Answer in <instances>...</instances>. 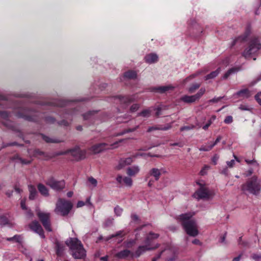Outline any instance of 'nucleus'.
Wrapping results in <instances>:
<instances>
[{
	"instance_id": "obj_1",
	"label": "nucleus",
	"mask_w": 261,
	"mask_h": 261,
	"mask_svg": "<svg viewBox=\"0 0 261 261\" xmlns=\"http://www.w3.org/2000/svg\"><path fill=\"white\" fill-rule=\"evenodd\" d=\"M7 109H13L17 117L30 122H38L44 117V114L28 107L19 105L13 107L6 96L0 94V110ZM10 115V112L0 110V117L5 120L4 125L12 130H17L14 123L8 120Z\"/></svg>"
},
{
	"instance_id": "obj_2",
	"label": "nucleus",
	"mask_w": 261,
	"mask_h": 261,
	"mask_svg": "<svg viewBox=\"0 0 261 261\" xmlns=\"http://www.w3.org/2000/svg\"><path fill=\"white\" fill-rule=\"evenodd\" d=\"M194 214V213H185L180 215L178 217L186 233L192 237H196L198 234L196 222L194 219H191Z\"/></svg>"
},
{
	"instance_id": "obj_3",
	"label": "nucleus",
	"mask_w": 261,
	"mask_h": 261,
	"mask_svg": "<svg viewBox=\"0 0 261 261\" xmlns=\"http://www.w3.org/2000/svg\"><path fill=\"white\" fill-rule=\"evenodd\" d=\"M65 243L75 259H83L86 256V250L81 242L77 238H69L66 241Z\"/></svg>"
},
{
	"instance_id": "obj_4",
	"label": "nucleus",
	"mask_w": 261,
	"mask_h": 261,
	"mask_svg": "<svg viewBox=\"0 0 261 261\" xmlns=\"http://www.w3.org/2000/svg\"><path fill=\"white\" fill-rule=\"evenodd\" d=\"M261 190V180L256 176L248 178L246 182L241 186V190L245 194H251L257 195Z\"/></svg>"
},
{
	"instance_id": "obj_5",
	"label": "nucleus",
	"mask_w": 261,
	"mask_h": 261,
	"mask_svg": "<svg viewBox=\"0 0 261 261\" xmlns=\"http://www.w3.org/2000/svg\"><path fill=\"white\" fill-rule=\"evenodd\" d=\"M261 50V43L257 37H253L250 41L249 46L242 53V56L245 59L253 57L258 54Z\"/></svg>"
},
{
	"instance_id": "obj_6",
	"label": "nucleus",
	"mask_w": 261,
	"mask_h": 261,
	"mask_svg": "<svg viewBox=\"0 0 261 261\" xmlns=\"http://www.w3.org/2000/svg\"><path fill=\"white\" fill-rule=\"evenodd\" d=\"M199 186V189L194 194V196L197 199L210 200L213 198L215 195L213 190L209 189L202 180L196 182Z\"/></svg>"
},
{
	"instance_id": "obj_7",
	"label": "nucleus",
	"mask_w": 261,
	"mask_h": 261,
	"mask_svg": "<svg viewBox=\"0 0 261 261\" xmlns=\"http://www.w3.org/2000/svg\"><path fill=\"white\" fill-rule=\"evenodd\" d=\"M65 113L61 115V117L64 118L63 120L59 121L56 119L54 117L48 116L45 117V121L46 123L50 124H55L60 126H67L69 125V122L65 119H69L70 116L76 114V112L75 110L68 111L67 109L64 110Z\"/></svg>"
},
{
	"instance_id": "obj_8",
	"label": "nucleus",
	"mask_w": 261,
	"mask_h": 261,
	"mask_svg": "<svg viewBox=\"0 0 261 261\" xmlns=\"http://www.w3.org/2000/svg\"><path fill=\"white\" fill-rule=\"evenodd\" d=\"M167 173L166 169L164 168H158L153 167L151 168L146 174L144 180L148 181L147 186L151 187L154 181H158L163 174Z\"/></svg>"
},
{
	"instance_id": "obj_9",
	"label": "nucleus",
	"mask_w": 261,
	"mask_h": 261,
	"mask_svg": "<svg viewBox=\"0 0 261 261\" xmlns=\"http://www.w3.org/2000/svg\"><path fill=\"white\" fill-rule=\"evenodd\" d=\"M73 204L70 201L65 199L59 198L54 211L58 215L66 216L70 213Z\"/></svg>"
},
{
	"instance_id": "obj_10",
	"label": "nucleus",
	"mask_w": 261,
	"mask_h": 261,
	"mask_svg": "<svg viewBox=\"0 0 261 261\" xmlns=\"http://www.w3.org/2000/svg\"><path fill=\"white\" fill-rule=\"evenodd\" d=\"M123 140L120 139L118 141H116L114 143L111 145V147L110 148H107L106 147L108 146V144L103 143L95 144L90 147L88 149V150L91 154H98L103 151L107 149H114L116 148L117 146H116V145L118 142H121Z\"/></svg>"
},
{
	"instance_id": "obj_11",
	"label": "nucleus",
	"mask_w": 261,
	"mask_h": 261,
	"mask_svg": "<svg viewBox=\"0 0 261 261\" xmlns=\"http://www.w3.org/2000/svg\"><path fill=\"white\" fill-rule=\"evenodd\" d=\"M36 214L45 229L51 232L52 229L50 226V214L41 212L39 209L36 210Z\"/></svg>"
},
{
	"instance_id": "obj_12",
	"label": "nucleus",
	"mask_w": 261,
	"mask_h": 261,
	"mask_svg": "<svg viewBox=\"0 0 261 261\" xmlns=\"http://www.w3.org/2000/svg\"><path fill=\"white\" fill-rule=\"evenodd\" d=\"M45 183L50 188L55 191H61L64 189L65 187L64 180H58L53 177H50L48 178L46 180Z\"/></svg>"
},
{
	"instance_id": "obj_13",
	"label": "nucleus",
	"mask_w": 261,
	"mask_h": 261,
	"mask_svg": "<svg viewBox=\"0 0 261 261\" xmlns=\"http://www.w3.org/2000/svg\"><path fill=\"white\" fill-rule=\"evenodd\" d=\"M112 99L114 102L116 103L122 105L124 108L126 107L129 103L134 101L135 99L134 95L122 96L117 95L113 96Z\"/></svg>"
},
{
	"instance_id": "obj_14",
	"label": "nucleus",
	"mask_w": 261,
	"mask_h": 261,
	"mask_svg": "<svg viewBox=\"0 0 261 261\" xmlns=\"http://www.w3.org/2000/svg\"><path fill=\"white\" fill-rule=\"evenodd\" d=\"M69 153H70L75 160L77 161L83 160L86 158L87 150H82L80 147L76 146L73 148L69 149Z\"/></svg>"
},
{
	"instance_id": "obj_15",
	"label": "nucleus",
	"mask_w": 261,
	"mask_h": 261,
	"mask_svg": "<svg viewBox=\"0 0 261 261\" xmlns=\"http://www.w3.org/2000/svg\"><path fill=\"white\" fill-rule=\"evenodd\" d=\"M29 227L32 231L38 233L41 238H45L43 230L37 221L35 220L31 222L29 224Z\"/></svg>"
},
{
	"instance_id": "obj_16",
	"label": "nucleus",
	"mask_w": 261,
	"mask_h": 261,
	"mask_svg": "<svg viewBox=\"0 0 261 261\" xmlns=\"http://www.w3.org/2000/svg\"><path fill=\"white\" fill-rule=\"evenodd\" d=\"M250 33H251L250 28L248 27L246 28L245 32H244V33L243 35L240 36L238 37L237 38H236L234 39H233V40L230 44V47H233L238 42H242L243 41H246L247 40V38L250 35Z\"/></svg>"
},
{
	"instance_id": "obj_17",
	"label": "nucleus",
	"mask_w": 261,
	"mask_h": 261,
	"mask_svg": "<svg viewBox=\"0 0 261 261\" xmlns=\"http://www.w3.org/2000/svg\"><path fill=\"white\" fill-rule=\"evenodd\" d=\"M159 244H156L155 247H150V245H146L139 246L134 253V256L136 257H139L142 254L146 251L154 250L159 247Z\"/></svg>"
},
{
	"instance_id": "obj_18",
	"label": "nucleus",
	"mask_w": 261,
	"mask_h": 261,
	"mask_svg": "<svg viewBox=\"0 0 261 261\" xmlns=\"http://www.w3.org/2000/svg\"><path fill=\"white\" fill-rule=\"evenodd\" d=\"M116 180L117 182L120 184H124L128 187H131L133 185V180L131 177L129 176L123 177L121 175L119 174L117 175Z\"/></svg>"
},
{
	"instance_id": "obj_19",
	"label": "nucleus",
	"mask_w": 261,
	"mask_h": 261,
	"mask_svg": "<svg viewBox=\"0 0 261 261\" xmlns=\"http://www.w3.org/2000/svg\"><path fill=\"white\" fill-rule=\"evenodd\" d=\"M134 158L128 157L127 158H122L119 161L118 164L116 166L115 168L117 170H120L123 168L125 166L130 165L133 162Z\"/></svg>"
},
{
	"instance_id": "obj_20",
	"label": "nucleus",
	"mask_w": 261,
	"mask_h": 261,
	"mask_svg": "<svg viewBox=\"0 0 261 261\" xmlns=\"http://www.w3.org/2000/svg\"><path fill=\"white\" fill-rule=\"evenodd\" d=\"M164 251H166V255H167L166 261H175L177 259V256L174 249L166 248Z\"/></svg>"
},
{
	"instance_id": "obj_21",
	"label": "nucleus",
	"mask_w": 261,
	"mask_h": 261,
	"mask_svg": "<svg viewBox=\"0 0 261 261\" xmlns=\"http://www.w3.org/2000/svg\"><path fill=\"white\" fill-rule=\"evenodd\" d=\"M140 171V167L138 165H133L126 169V174L130 177H135Z\"/></svg>"
},
{
	"instance_id": "obj_22",
	"label": "nucleus",
	"mask_w": 261,
	"mask_h": 261,
	"mask_svg": "<svg viewBox=\"0 0 261 261\" xmlns=\"http://www.w3.org/2000/svg\"><path fill=\"white\" fill-rule=\"evenodd\" d=\"M174 87L171 85L158 86L152 88V91L159 93H164L167 91L173 90Z\"/></svg>"
},
{
	"instance_id": "obj_23",
	"label": "nucleus",
	"mask_w": 261,
	"mask_h": 261,
	"mask_svg": "<svg viewBox=\"0 0 261 261\" xmlns=\"http://www.w3.org/2000/svg\"><path fill=\"white\" fill-rule=\"evenodd\" d=\"M160 236L159 233H154L152 231L149 232V233L147 235L145 240V244L148 245H151V242L154 240L157 239Z\"/></svg>"
},
{
	"instance_id": "obj_24",
	"label": "nucleus",
	"mask_w": 261,
	"mask_h": 261,
	"mask_svg": "<svg viewBox=\"0 0 261 261\" xmlns=\"http://www.w3.org/2000/svg\"><path fill=\"white\" fill-rule=\"evenodd\" d=\"M144 60L147 63L153 64L158 61V56L155 53H150L145 56Z\"/></svg>"
},
{
	"instance_id": "obj_25",
	"label": "nucleus",
	"mask_w": 261,
	"mask_h": 261,
	"mask_svg": "<svg viewBox=\"0 0 261 261\" xmlns=\"http://www.w3.org/2000/svg\"><path fill=\"white\" fill-rule=\"evenodd\" d=\"M12 159L14 161H16L17 163H20L22 165H29L32 162V160H28L24 159L20 157L18 154L14 155Z\"/></svg>"
},
{
	"instance_id": "obj_26",
	"label": "nucleus",
	"mask_w": 261,
	"mask_h": 261,
	"mask_svg": "<svg viewBox=\"0 0 261 261\" xmlns=\"http://www.w3.org/2000/svg\"><path fill=\"white\" fill-rule=\"evenodd\" d=\"M28 189L30 192L29 198L30 200H34L36 198L37 192L35 186L33 185H29Z\"/></svg>"
},
{
	"instance_id": "obj_27",
	"label": "nucleus",
	"mask_w": 261,
	"mask_h": 261,
	"mask_svg": "<svg viewBox=\"0 0 261 261\" xmlns=\"http://www.w3.org/2000/svg\"><path fill=\"white\" fill-rule=\"evenodd\" d=\"M131 253V252L125 249L115 254V257L119 259L125 258L128 256Z\"/></svg>"
},
{
	"instance_id": "obj_28",
	"label": "nucleus",
	"mask_w": 261,
	"mask_h": 261,
	"mask_svg": "<svg viewBox=\"0 0 261 261\" xmlns=\"http://www.w3.org/2000/svg\"><path fill=\"white\" fill-rule=\"evenodd\" d=\"M42 138L47 143H60L63 142V139H60L58 138H50L47 136H46L43 134H41Z\"/></svg>"
},
{
	"instance_id": "obj_29",
	"label": "nucleus",
	"mask_w": 261,
	"mask_h": 261,
	"mask_svg": "<svg viewBox=\"0 0 261 261\" xmlns=\"http://www.w3.org/2000/svg\"><path fill=\"white\" fill-rule=\"evenodd\" d=\"M221 70V68H218L215 71L211 72L210 74L204 76V80L206 81L215 78L220 73Z\"/></svg>"
},
{
	"instance_id": "obj_30",
	"label": "nucleus",
	"mask_w": 261,
	"mask_h": 261,
	"mask_svg": "<svg viewBox=\"0 0 261 261\" xmlns=\"http://www.w3.org/2000/svg\"><path fill=\"white\" fill-rule=\"evenodd\" d=\"M180 100L188 103H193L196 101L194 95L189 96L187 95L182 96L180 98Z\"/></svg>"
},
{
	"instance_id": "obj_31",
	"label": "nucleus",
	"mask_w": 261,
	"mask_h": 261,
	"mask_svg": "<svg viewBox=\"0 0 261 261\" xmlns=\"http://www.w3.org/2000/svg\"><path fill=\"white\" fill-rule=\"evenodd\" d=\"M39 192L44 196H48L49 195L48 190L43 184H39L37 186Z\"/></svg>"
},
{
	"instance_id": "obj_32",
	"label": "nucleus",
	"mask_w": 261,
	"mask_h": 261,
	"mask_svg": "<svg viewBox=\"0 0 261 261\" xmlns=\"http://www.w3.org/2000/svg\"><path fill=\"white\" fill-rule=\"evenodd\" d=\"M236 95L240 97L248 98L251 96V93L247 89H244L238 91Z\"/></svg>"
},
{
	"instance_id": "obj_33",
	"label": "nucleus",
	"mask_w": 261,
	"mask_h": 261,
	"mask_svg": "<svg viewBox=\"0 0 261 261\" xmlns=\"http://www.w3.org/2000/svg\"><path fill=\"white\" fill-rule=\"evenodd\" d=\"M56 249L57 255L59 256H61L63 253V251L65 249V246L63 244L57 242L56 243Z\"/></svg>"
},
{
	"instance_id": "obj_34",
	"label": "nucleus",
	"mask_w": 261,
	"mask_h": 261,
	"mask_svg": "<svg viewBox=\"0 0 261 261\" xmlns=\"http://www.w3.org/2000/svg\"><path fill=\"white\" fill-rule=\"evenodd\" d=\"M96 112L92 111H89L87 113L84 114L83 115V118L84 120H93L95 118V115L96 114Z\"/></svg>"
},
{
	"instance_id": "obj_35",
	"label": "nucleus",
	"mask_w": 261,
	"mask_h": 261,
	"mask_svg": "<svg viewBox=\"0 0 261 261\" xmlns=\"http://www.w3.org/2000/svg\"><path fill=\"white\" fill-rule=\"evenodd\" d=\"M238 70L236 68H231L229 69L223 76L222 79L225 80L227 79L230 75L236 73Z\"/></svg>"
},
{
	"instance_id": "obj_36",
	"label": "nucleus",
	"mask_w": 261,
	"mask_h": 261,
	"mask_svg": "<svg viewBox=\"0 0 261 261\" xmlns=\"http://www.w3.org/2000/svg\"><path fill=\"white\" fill-rule=\"evenodd\" d=\"M124 77L128 79H135L137 77V73L135 71H128L124 73Z\"/></svg>"
},
{
	"instance_id": "obj_37",
	"label": "nucleus",
	"mask_w": 261,
	"mask_h": 261,
	"mask_svg": "<svg viewBox=\"0 0 261 261\" xmlns=\"http://www.w3.org/2000/svg\"><path fill=\"white\" fill-rule=\"evenodd\" d=\"M114 219L112 217H109L105 220L103 223V227L107 228L110 227L113 225Z\"/></svg>"
},
{
	"instance_id": "obj_38",
	"label": "nucleus",
	"mask_w": 261,
	"mask_h": 261,
	"mask_svg": "<svg viewBox=\"0 0 261 261\" xmlns=\"http://www.w3.org/2000/svg\"><path fill=\"white\" fill-rule=\"evenodd\" d=\"M202 70H198V71H196L195 73L192 74L190 75H189V76L187 77L185 79L184 82L186 83V82L191 80L192 79L195 78L196 77L200 75L202 73Z\"/></svg>"
},
{
	"instance_id": "obj_39",
	"label": "nucleus",
	"mask_w": 261,
	"mask_h": 261,
	"mask_svg": "<svg viewBox=\"0 0 261 261\" xmlns=\"http://www.w3.org/2000/svg\"><path fill=\"white\" fill-rule=\"evenodd\" d=\"M205 88H201L200 90L198 91V92L195 94V95H193L196 100H198L205 93Z\"/></svg>"
},
{
	"instance_id": "obj_40",
	"label": "nucleus",
	"mask_w": 261,
	"mask_h": 261,
	"mask_svg": "<svg viewBox=\"0 0 261 261\" xmlns=\"http://www.w3.org/2000/svg\"><path fill=\"white\" fill-rule=\"evenodd\" d=\"M151 111L148 109H145L138 114V116H141L144 118H148L150 116Z\"/></svg>"
},
{
	"instance_id": "obj_41",
	"label": "nucleus",
	"mask_w": 261,
	"mask_h": 261,
	"mask_svg": "<svg viewBox=\"0 0 261 261\" xmlns=\"http://www.w3.org/2000/svg\"><path fill=\"white\" fill-rule=\"evenodd\" d=\"M216 118V117L214 115L212 116L210 119L208 120V121H207V122L202 125V126L201 127V128L203 129H206L208 128V127L210 126V125L212 123V122L215 120Z\"/></svg>"
},
{
	"instance_id": "obj_42",
	"label": "nucleus",
	"mask_w": 261,
	"mask_h": 261,
	"mask_svg": "<svg viewBox=\"0 0 261 261\" xmlns=\"http://www.w3.org/2000/svg\"><path fill=\"white\" fill-rule=\"evenodd\" d=\"M200 86V84L199 83H194L192 84L188 89V91L190 93H193L195 92V91L198 89Z\"/></svg>"
},
{
	"instance_id": "obj_43",
	"label": "nucleus",
	"mask_w": 261,
	"mask_h": 261,
	"mask_svg": "<svg viewBox=\"0 0 261 261\" xmlns=\"http://www.w3.org/2000/svg\"><path fill=\"white\" fill-rule=\"evenodd\" d=\"M7 240L8 241H14L16 242H20L21 241V237L19 235H15L13 237L7 238Z\"/></svg>"
},
{
	"instance_id": "obj_44",
	"label": "nucleus",
	"mask_w": 261,
	"mask_h": 261,
	"mask_svg": "<svg viewBox=\"0 0 261 261\" xmlns=\"http://www.w3.org/2000/svg\"><path fill=\"white\" fill-rule=\"evenodd\" d=\"M136 241L137 240H136L135 239H132L127 241H125L124 242L125 246L127 248H130L136 244Z\"/></svg>"
},
{
	"instance_id": "obj_45",
	"label": "nucleus",
	"mask_w": 261,
	"mask_h": 261,
	"mask_svg": "<svg viewBox=\"0 0 261 261\" xmlns=\"http://www.w3.org/2000/svg\"><path fill=\"white\" fill-rule=\"evenodd\" d=\"M34 155H39L41 156H43L45 158H47L48 156L47 155V153L45 152L42 151L40 150L39 149H36L34 150Z\"/></svg>"
},
{
	"instance_id": "obj_46",
	"label": "nucleus",
	"mask_w": 261,
	"mask_h": 261,
	"mask_svg": "<svg viewBox=\"0 0 261 261\" xmlns=\"http://www.w3.org/2000/svg\"><path fill=\"white\" fill-rule=\"evenodd\" d=\"M9 221L8 219L4 216H2L0 217V224L1 225H5L8 224Z\"/></svg>"
},
{
	"instance_id": "obj_47",
	"label": "nucleus",
	"mask_w": 261,
	"mask_h": 261,
	"mask_svg": "<svg viewBox=\"0 0 261 261\" xmlns=\"http://www.w3.org/2000/svg\"><path fill=\"white\" fill-rule=\"evenodd\" d=\"M213 147L212 145L210 144L208 146H202L199 148V150L200 151H207L211 150Z\"/></svg>"
},
{
	"instance_id": "obj_48",
	"label": "nucleus",
	"mask_w": 261,
	"mask_h": 261,
	"mask_svg": "<svg viewBox=\"0 0 261 261\" xmlns=\"http://www.w3.org/2000/svg\"><path fill=\"white\" fill-rule=\"evenodd\" d=\"M123 210L122 208L119 207V206H116L114 208V212L116 216H121Z\"/></svg>"
},
{
	"instance_id": "obj_49",
	"label": "nucleus",
	"mask_w": 261,
	"mask_h": 261,
	"mask_svg": "<svg viewBox=\"0 0 261 261\" xmlns=\"http://www.w3.org/2000/svg\"><path fill=\"white\" fill-rule=\"evenodd\" d=\"M89 182L93 186V187H96L97 185V181L93 177H90L88 178Z\"/></svg>"
},
{
	"instance_id": "obj_50",
	"label": "nucleus",
	"mask_w": 261,
	"mask_h": 261,
	"mask_svg": "<svg viewBox=\"0 0 261 261\" xmlns=\"http://www.w3.org/2000/svg\"><path fill=\"white\" fill-rule=\"evenodd\" d=\"M125 234H126V233L124 232V231L123 230H121L118 231L115 234H113V235L114 236V238L117 237H123L125 235Z\"/></svg>"
},
{
	"instance_id": "obj_51",
	"label": "nucleus",
	"mask_w": 261,
	"mask_h": 261,
	"mask_svg": "<svg viewBox=\"0 0 261 261\" xmlns=\"http://www.w3.org/2000/svg\"><path fill=\"white\" fill-rule=\"evenodd\" d=\"M210 168L208 165H205L201 170L200 173L201 175H204L206 174L207 170Z\"/></svg>"
},
{
	"instance_id": "obj_52",
	"label": "nucleus",
	"mask_w": 261,
	"mask_h": 261,
	"mask_svg": "<svg viewBox=\"0 0 261 261\" xmlns=\"http://www.w3.org/2000/svg\"><path fill=\"white\" fill-rule=\"evenodd\" d=\"M139 108V104H137V103L134 104L130 107V111L131 112H135L136 111H137Z\"/></svg>"
},
{
	"instance_id": "obj_53",
	"label": "nucleus",
	"mask_w": 261,
	"mask_h": 261,
	"mask_svg": "<svg viewBox=\"0 0 261 261\" xmlns=\"http://www.w3.org/2000/svg\"><path fill=\"white\" fill-rule=\"evenodd\" d=\"M68 153H69V149L66 150L65 151H60L56 152L55 153V156L65 155V154H67Z\"/></svg>"
},
{
	"instance_id": "obj_54",
	"label": "nucleus",
	"mask_w": 261,
	"mask_h": 261,
	"mask_svg": "<svg viewBox=\"0 0 261 261\" xmlns=\"http://www.w3.org/2000/svg\"><path fill=\"white\" fill-rule=\"evenodd\" d=\"M239 109L242 111H250L251 109L248 106L245 105H240Z\"/></svg>"
},
{
	"instance_id": "obj_55",
	"label": "nucleus",
	"mask_w": 261,
	"mask_h": 261,
	"mask_svg": "<svg viewBox=\"0 0 261 261\" xmlns=\"http://www.w3.org/2000/svg\"><path fill=\"white\" fill-rule=\"evenodd\" d=\"M143 226H141V227H138L135 229V240H137L139 239L140 234L138 232L142 229Z\"/></svg>"
},
{
	"instance_id": "obj_56",
	"label": "nucleus",
	"mask_w": 261,
	"mask_h": 261,
	"mask_svg": "<svg viewBox=\"0 0 261 261\" xmlns=\"http://www.w3.org/2000/svg\"><path fill=\"white\" fill-rule=\"evenodd\" d=\"M170 127L169 126L168 127H167L166 128H158V127H150L148 128L147 130H149V131H151V130H163L164 129H170Z\"/></svg>"
},
{
	"instance_id": "obj_57",
	"label": "nucleus",
	"mask_w": 261,
	"mask_h": 261,
	"mask_svg": "<svg viewBox=\"0 0 261 261\" xmlns=\"http://www.w3.org/2000/svg\"><path fill=\"white\" fill-rule=\"evenodd\" d=\"M255 99L257 101L258 104L261 106V92L255 95Z\"/></svg>"
},
{
	"instance_id": "obj_58",
	"label": "nucleus",
	"mask_w": 261,
	"mask_h": 261,
	"mask_svg": "<svg viewBox=\"0 0 261 261\" xmlns=\"http://www.w3.org/2000/svg\"><path fill=\"white\" fill-rule=\"evenodd\" d=\"M233 119L231 116H227L225 118L224 121L225 123L229 124L232 122Z\"/></svg>"
},
{
	"instance_id": "obj_59",
	"label": "nucleus",
	"mask_w": 261,
	"mask_h": 261,
	"mask_svg": "<svg viewBox=\"0 0 261 261\" xmlns=\"http://www.w3.org/2000/svg\"><path fill=\"white\" fill-rule=\"evenodd\" d=\"M223 98V97H214L210 100H208V102H213V103H215V102H218V101H219L221 99H222Z\"/></svg>"
},
{
	"instance_id": "obj_60",
	"label": "nucleus",
	"mask_w": 261,
	"mask_h": 261,
	"mask_svg": "<svg viewBox=\"0 0 261 261\" xmlns=\"http://www.w3.org/2000/svg\"><path fill=\"white\" fill-rule=\"evenodd\" d=\"M67 103H68V102L64 101V100H61L58 103H56V105L57 106L62 107H64V106L67 105Z\"/></svg>"
},
{
	"instance_id": "obj_61",
	"label": "nucleus",
	"mask_w": 261,
	"mask_h": 261,
	"mask_svg": "<svg viewBox=\"0 0 261 261\" xmlns=\"http://www.w3.org/2000/svg\"><path fill=\"white\" fill-rule=\"evenodd\" d=\"M251 258H252L254 260H258V259H261V255H259V254H253L251 256Z\"/></svg>"
},
{
	"instance_id": "obj_62",
	"label": "nucleus",
	"mask_w": 261,
	"mask_h": 261,
	"mask_svg": "<svg viewBox=\"0 0 261 261\" xmlns=\"http://www.w3.org/2000/svg\"><path fill=\"white\" fill-rule=\"evenodd\" d=\"M226 164L228 167L232 168L235 164V161L234 160H231L230 161H227Z\"/></svg>"
},
{
	"instance_id": "obj_63",
	"label": "nucleus",
	"mask_w": 261,
	"mask_h": 261,
	"mask_svg": "<svg viewBox=\"0 0 261 261\" xmlns=\"http://www.w3.org/2000/svg\"><path fill=\"white\" fill-rule=\"evenodd\" d=\"M21 207L22 210H27V208L25 205V200L24 199H22L20 202Z\"/></svg>"
},
{
	"instance_id": "obj_64",
	"label": "nucleus",
	"mask_w": 261,
	"mask_h": 261,
	"mask_svg": "<svg viewBox=\"0 0 261 261\" xmlns=\"http://www.w3.org/2000/svg\"><path fill=\"white\" fill-rule=\"evenodd\" d=\"M219 158V156L218 154H215L214 156L213 157L212 162L214 163V165L217 164Z\"/></svg>"
}]
</instances>
